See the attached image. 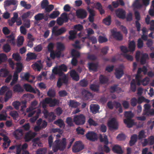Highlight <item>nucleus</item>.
<instances>
[{
    "mask_svg": "<svg viewBox=\"0 0 154 154\" xmlns=\"http://www.w3.org/2000/svg\"><path fill=\"white\" fill-rule=\"evenodd\" d=\"M66 139L65 138H63L61 142L60 141V140L57 139L52 145V150L54 152H57L58 150L63 151L66 148Z\"/></svg>",
    "mask_w": 154,
    "mask_h": 154,
    "instance_id": "obj_1",
    "label": "nucleus"
},
{
    "mask_svg": "<svg viewBox=\"0 0 154 154\" xmlns=\"http://www.w3.org/2000/svg\"><path fill=\"white\" fill-rule=\"evenodd\" d=\"M59 101L54 98L52 99L51 98L46 97L44 100L41 102L42 103V107L44 109L47 107V104H49L50 107H54L58 104Z\"/></svg>",
    "mask_w": 154,
    "mask_h": 154,
    "instance_id": "obj_2",
    "label": "nucleus"
},
{
    "mask_svg": "<svg viewBox=\"0 0 154 154\" xmlns=\"http://www.w3.org/2000/svg\"><path fill=\"white\" fill-rule=\"evenodd\" d=\"M73 121L77 125H83L85 122V117L84 115L82 114L75 115L73 118Z\"/></svg>",
    "mask_w": 154,
    "mask_h": 154,
    "instance_id": "obj_3",
    "label": "nucleus"
},
{
    "mask_svg": "<svg viewBox=\"0 0 154 154\" xmlns=\"http://www.w3.org/2000/svg\"><path fill=\"white\" fill-rule=\"evenodd\" d=\"M67 67L65 64H63L60 66L58 68L55 67L53 70V72L56 75L59 76H62L65 75L63 72H66L67 71Z\"/></svg>",
    "mask_w": 154,
    "mask_h": 154,
    "instance_id": "obj_4",
    "label": "nucleus"
},
{
    "mask_svg": "<svg viewBox=\"0 0 154 154\" xmlns=\"http://www.w3.org/2000/svg\"><path fill=\"white\" fill-rule=\"evenodd\" d=\"M99 138L100 141L101 142H103L105 144L103 147V150L107 153L109 152L110 149L109 147L106 145L109 143L107 136L105 135L103 138L102 135L100 134Z\"/></svg>",
    "mask_w": 154,
    "mask_h": 154,
    "instance_id": "obj_5",
    "label": "nucleus"
},
{
    "mask_svg": "<svg viewBox=\"0 0 154 154\" xmlns=\"http://www.w3.org/2000/svg\"><path fill=\"white\" fill-rule=\"evenodd\" d=\"M84 149V145L81 141L75 142L72 147V151L74 153H77Z\"/></svg>",
    "mask_w": 154,
    "mask_h": 154,
    "instance_id": "obj_6",
    "label": "nucleus"
},
{
    "mask_svg": "<svg viewBox=\"0 0 154 154\" xmlns=\"http://www.w3.org/2000/svg\"><path fill=\"white\" fill-rule=\"evenodd\" d=\"M59 77L57 82V85L58 88H60L63 84L67 85L68 82L67 77L66 75H63Z\"/></svg>",
    "mask_w": 154,
    "mask_h": 154,
    "instance_id": "obj_7",
    "label": "nucleus"
},
{
    "mask_svg": "<svg viewBox=\"0 0 154 154\" xmlns=\"http://www.w3.org/2000/svg\"><path fill=\"white\" fill-rule=\"evenodd\" d=\"M24 88L27 91L33 93L35 94H37L38 97L40 96V92L39 90L38 89H35L33 88L30 85L27 84H25L23 85Z\"/></svg>",
    "mask_w": 154,
    "mask_h": 154,
    "instance_id": "obj_8",
    "label": "nucleus"
},
{
    "mask_svg": "<svg viewBox=\"0 0 154 154\" xmlns=\"http://www.w3.org/2000/svg\"><path fill=\"white\" fill-rule=\"evenodd\" d=\"M37 135L35 132H32L31 131H29L25 133L24 139L26 142H28L30 141Z\"/></svg>",
    "mask_w": 154,
    "mask_h": 154,
    "instance_id": "obj_9",
    "label": "nucleus"
},
{
    "mask_svg": "<svg viewBox=\"0 0 154 154\" xmlns=\"http://www.w3.org/2000/svg\"><path fill=\"white\" fill-rule=\"evenodd\" d=\"M134 15L135 18L137 20L135 22V26L136 27L137 31L139 32L140 30L141 24L139 22L140 19V17L139 12L137 11H135Z\"/></svg>",
    "mask_w": 154,
    "mask_h": 154,
    "instance_id": "obj_10",
    "label": "nucleus"
},
{
    "mask_svg": "<svg viewBox=\"0 0 154 154\" xmlns=\"http://www.w3.org/2000/svg\"><path fill=\"white\" fill-rule=\"evenodd\" d=\"M85 136L87 139L92 141H95L97 139V134L93 131L88 132Z\"/></svg>",
    "mask_w": 154,
    "mask_h": 154,
    "instance_id": "obj_11",
    "label": "nucleus"
},
{
    "mask_svg": "<svg viewBox=\"0 0 154 154\" xmlns=\"http://www.w3.org/2000/svg\"><path fill=\"white\" fill-rule=\"evenodd\" d=\"M107 125L110 128L116 130L118 128L117 122L114 118H112L108 121Z\"/></svg>",
    "mask_w": 154,
    "mask_h": 154,
    "instance_id": "obj_12",
    "label": "nucleus"
},
{
    "mask_svg": "<svg viewBox=\"0 0 154 154\" xmlns=\"http://www.w3.org/2000/svg\"><path fill=\"white\" fill-rule=\"evenodd\" d=\"M112 35L113 38L118 41H121L123 39V36L119 32H117L114 29L111 30Z\"/></svg>",
    "mask_w": 154,
    "mask_h": 154,
    "instance_id": "obj_13",
    "label": "nucleus"
},
{
    "mask_svg": "<svg viewBox=\"0 0 154 154\" xmlns=\"http://www.w3.org/2000/svg\"><path fill=\"white\" fill-rule=\"evenodd\" d=\"M116 14L118 17L122 19H124L125 17L126 12L122 8H119L116 11Z\"/></svg>",
    "mask_w": 154,
    "mask_h": 154,
    "instance_id": "obj_14",
    "label": "nucleus"
},
{
    "mask_svg": "<svg viewBox=\"0 0 154 154\" xmlns=\"http://www.w3.org/2000/svg\"><path fill=\"white\" fill-rule=\"evenodd\" d=\"M124 74L123 69L120 68H116L115 69L114 74L116 77L118 79H120Z\"/></svg>",
    "mask_w": 154,
    "mask_h": 154,
    "instance_id": "obj_15",
    "label": "nucleus"
},
{
    "mask_svg": "<svg viewBox=\"0 0 154 154\" xmlns=\"http://www.w3.org/2000/svg\"><path fill=\"white\" fill-rule=\"evenodd\" d=\"M76 13V15L78 18L83 19L85 18L87 16L86 11L83 9L79 10Z\"/></svg>",
    "mask_w": 154,
    "mask_h": 154,
    "instance_id": "obj_16",
    "label": "nucleus"
},
{
    "mask_svg": "<svg viewBox=\"0 0 154 154\" xmlns=\"http://www.w3.org/2000/svg\"><path fill=\"white\" fill-rule=\"evenodd\" d=\"M149 59L148 55L146 53L142 54L140 59V63L142 65H144L146 63V60Z\"/></svg>",
    "mask_w": 154,
    "mask_h": 154,
    "instance_id": "obj_17",
    "label": "nucleus"
},
{
    "mask_svg": "<svg viewBox=\"0 0 154 154\" xmlns=\"http://www.w3.org/2000/svg\"><path fill=\"white\" fill-rule=\"evenodd\" d=\"M70 75L72 79L76 81H78L79 79V76L76 71L74 70L70 71Z\"/></svg>",
    "mask_w": 154,
    "mask_h": 154,
    "instance_id": "obj_18",
    "label": "nucleus"
},
{
    "mask_svg": "<svg viewBox=\"0 0 154 154\" xmlns=\"http://www.w3.org/2000/svg\"><path fill=\"white\" fill-rule=\"evenodd\" d=\"M112 150L114 152L118 154H122L123 152L121 147L118 145H114L112 147Z\"/></svg>",
    "mask_w": 154,
    "mask_h": 154,
    "instance_id": "obj_19",
    "label": "nucleus"
},
{
    "mask_svg": "<svg viewBox=\"0 0 154 154\" xmlns=\"http://www.w3.org/2000/svg\"><path fill=\"white\" fill-rule=\"evenodd\" d=\"M82 94V97L85 100H88L92 97L91 93L85 90H83Z\"/></svg>",
    "mask_w": 154,
    "mask_h": 154,
    "instance_id": "obj_20",
    "label": "nucleus"
},
{
    "mask_svg": "<svg viewBox=\"0 0 154 154\" xmlns=\"http://www.w3.org/2000/svg\"><path fill=\"white\" fill-rule=\"evenodd\" d=\"M26 60L29 61L31 60H33L36 59L37 57V55L34 53L29 52L26 55Z\"/></svg>",
    "mask_w": 154,
    "mask_h": 154,
    "instance_id": "obj_21",
    "label": "nucleus"
},
{
    "mask_svg": "<svg viewBox=\"0 0 154 154\" xmlns=\"http://www.w3.org/2000/svg\"><path fill=\"white\" fill-rule=\"evenodd\" d=\"M13 90L14 92H22L24 90L23 88L19 84L15 85L13 88Z\"/></svg>",
    "mask_w": 154,
    "mask_h": 154,
    "instance_id": "obj_22",
    "label": "nucleus"
},
{
    "mask_svg": "<svg viewBox=\"0 0 154 154\" xmlns=\"http://www.w3.org/2000/svg\"><path fill=\"white\" fill-rule=\"evenodd\" d=\"M100 106L97 104L91 105L90 107V110L93 114H95L99 111Z\"/></svg>",
    "mask_w": 154,
    "mask_h": 154,
    "instance_id": "obj_23",
    "label": "nucleus"
},
{
    "mask_svg": "<svg viewBox=\"0 0 154 154\" xmlns=\"http://www.w3.org/2000/svg\"><path fill=\"white\" fill-rule=\"evenodd\" d=\"M61 54V52L58 50L57 51H54L50 53V57L52 59H54L56 57H60Z\"/></svg>",
    "mask_w": 154,
    "mask_h": 154,
    "instance_id": "obj_24",
    "label": "nucleus"
},
{
    "mask_svg": "<svg viewBox=\"0 0 154 154\" xmlns=\"http://www.w3.org/2000/svg\"><path fill=\"white\" fill-rule=\"evenodd\" d=\"M124 122L127 125V127L129 128L132 127L134 124V120L131 119H125Z\"/></svg>",
    "mask_w": 154,
    "mask_h": 154,
    "instance_id": "obj_25",
    "label": "nucleus"
},
{
    "mask_svg": "<svg viewBox=\"0 0 154 154\" xmlns=\"http://www.w3.org/2000/svg\"><path fill=\"white\" fill-rule=\"evenodd\" d=\"M137 136L136 134H134L131 137L129 141V145L131 146H133L137 141Z\"/></svg>",
    "mask_w": 154,
    "mask_h": 154,
    "instance_id": "obj_26",
    "label": "nucleus"
},
{
    "mask_svg": "<svg viewBox=\"0 0 154 154\" xmlns=\"http://www.w3.org/2000/svg\"><path fill=\"white\" fill-rule=\"evenodd\" d=\"M88 68L90 70L94 71H96L98 66V64L97 63H88Z\"/></svg>",
    "mask_w": 154,
    "mask_h": 154,
    "instance_id": "obj_27",
    "label": "nucleus"
},
{
    "mask_svg": "<svg viewBox=\"0 0 154 154\" xmlns=\"http://www.w3.org/2000/svg\"><path fill=\"white\" fill-rule=\"evenodd\" d=\"M100 82L101 84H106L108 81V79L106 76L100 75L99 76Z\"/></svg>",
    "mask_w": 154,
    "mask_h": 154,
    "instance_id": "obj_28",
    "label": "nucleus"
},
{
    "mask_svg": "<svg viewBox=\"0 0 154 154\" xmlns=\"http://www.w3.org/2000/svg\"><path fill=\"white\" fill-rule=\"evenodd\" d=\"M136 45L134 41L133 40L131 41L128 44V49L129 51L133 52L135 50Z\"/></svg>",
    "mask_w": 154,
    "mask_h": 154,
    "instance_id": "obj_29",
    "label": "nucleus"
},
{
    "mask_svg": "<svg viewBox=\"0 0 154 154\" xmlns=\"http://www.w3.org/2000/svg\"><path fill=\"white\" fill-rule=\"evenodd\" d=\"M54 124L58 125L60 128H64L65 127L64 121L61 119H59L56 120L54 122Z\"/></svg>",
    "mask_w": 154,
    "mask_h": 154,
    "instance_id": "obj_30",
    "label": "nucleus"
},
{
    "mask_svg": "<svg viewBox=\"0 0 154 154\" xmlns=\"http://www.w3.org/2000/svg\"><path fill=\"white\" fill-rule=\"evenodd\" d=\"M79 102L74 100H70L69 101V106L72 108H76L79 105Z\"/></svg>",
    "mask_w": 154,
    "mask_h": 154,
    "instance_id": "obj_31",
    "label": "nucleus"
},
{
    "mask_svg": "<svg viewBox=\"0 0 154 154\" xmlns=\"http://www.w3.org/2000/svg\"><path fill=\"white\" fill-rule=\"evenodd\" d=\"M147 71V69L146 67L145 66H143L142 68L139 67L138 69L137 73L138 74H140L143 72L144 75L146 74Z\"/></svg>",
    "mask_w": 154,
    "mask_h": 154,
    "instance_id": "obj_32",
    "label": "nucleus"
},
{
    "mask_svg": "<svg viewBox=\"0 0 154 154\" xmlns=\"http://www.w3.org/2000/svg\"><path fill=\"white\" fill-rule=\"evenodd\" d=\"M16 71L15 72L17 73H20L22 70L23 67L22 64L20 63H16Z\"/></svg>",
    "mask_w": 154,
    "mask_h": 154,
    "instance_id": "obj_33",
    "label": "nucleus"
},
{
    "mask_svg": "<svg viewBox=\"0 0 154 154\" xmlns=\"http://www.w3.org/2000/svg\"><path fill=\"white\" fill-rule=\"evenodd\" d=\"M118 85H114L111 86L109 89L110 92L111 93H114L116 91H117L119 90H121V88L118 87Z\"/></svg>",
    "mask_w": 154,
    "mask_h": 154,
    "instance_id": "obj_34",
    "label": "nucleus"
},
{
    "mask_svg": "<svg viewBox=\"0 0 154 154\" xmlns=\"http://www.w3.org/2000/svg\"><path fill=\"white\" fill-rule=\"evenodd\" d=\"M90 88L94 92H98L99 90V86L95 84H92L90 85Z\"/></svg>",
    "mask_w": 154,
    "mask_h": 154,
    "instance_id": "obj_35",
    "label": "nucleus"
},
{
    "mask_svg": "<svg viewBox=\"0 0 154 154\" xmlns=\"http://www.w3.org/2000/svg\"><path fill=\"white\" fill-rule=\"evenodd\" d=\"M103 22L106 25H110L111 23V16L108 15L107 17L104 19L103 20Z\"/></svg>",
    "mask_w": 154,
    "mask_h": 154,
    "instance_id": "obj_36",
    "label": "nucleus"
},
{
    "mask_svg": "<svg viewBox=\"0 0 154 154\" xmlns=\"http://www.w3.org/2000/svg\"><path fill=\"white\" fill-rule=\"evenodd\" d=\"M145 134L146 132L143 130L140 131L138 133V135L137 137L138 139L140 140L142 139L145 138L146 137V135Z\"/></svg>",
    "mask_w": 154,
    "mask_h": 154,
    "instance_id": "obj_37",
    "label": "nucleus"
},
{
    "mask_svg": "<svg viewBox=\"0 0 154 154\" xmlns=\"http://www.w3.org/2000/svg\"><path fill=\"white\" fill-rule=\"evenodd\" d=\"M44 114L45 118H47L48 117H52L53 119H54L56 116H54V114L53 112H51L50 113L48 112V111L45 110L44 112Z\"/></svg>",
    "mask_w": 154,
    "mask_h": 154,
    "instance_id": "obj_38",
    "label": "nucleus"
},
{
    "mask_svg": "<svg viewBox=\"0 0 154 154\" xmlns=\"http://www.w3.org/2000/svg\"><path fill=\"white\" fill-rule=\"evenodd\" d=\"M130 89L131 91L134 92L136 91V84L135 80L134 79L132 80L130 83Z\"/></svg>",
    "mask_w": 154,
    "mask_h": 154,
    "instance_id": "obj_39",
    "label": "nucleus"
},
{
    "mask_svg": "<svg viewBox=\"0 0 154 154\" xmlns=\"http://www.w3.org/2000/svg\"><path fill=\"white\" fill-rule=\"evenodd\" d=\"M66 122L69 127H70L74 126L72 119L70 117H67L66 119Z\"/></svg>",
    "mask_w": 154,
    "mask_h": 154,
    "instance_id": "obj_40",
    "label": "nucleus"
},
{
    "mask_svg": "<svg viewBox=\"0 0 154 154\" xmlns=\"http://www.w3.org/2000/svg\"><path fill=\"white\" fill-rule=\"evenodd\" d=\"M8 41L11 45H14L15 43L14 41V37L12 34H11L8 36Z\"/></svg>",
    "mask_w": 154,
    "mask_h": 154,
    "instance_id": "obj_41",
    "label": "nucleus"
},
{
    "mask_svg": "<svg viewBox=\"0 0 154 154\" xmlns=\"http://www.w3.org/2000/svg\"><path fill=\"white\" fill-rule=\"evenodd\" d=\"M71 54L72 57H75L76 58L79 57L80 56V53L74 49L72 50L71 51Z\"/></svg>",
    "mask_w": 154,
    "mask_h": 154,
    "instance_id": "obj_42",
    "label": "nucleus"
},
{
    "mask_svg": "<svg viewBox=\"0 0 154 154\" xmlns=\"http://www.w3.org/2000/svg\"><path fill=\"white\" fill-rule=\"evenodd\" d=\"M34 18L37 21L42 20L44 19V14L38 13L34 16Z\"/></svg>",
    "mask_w": 154,
    "mask_h": 154,
    "instance_id": "obj_43",
    "label": "nucleus"
},
{
    "mask_svg": "<svg viewBox=\"0 0 154 154\" xmlns=\"http://www.w3.org/2000/svg\"><path fill=\"white\" fill-rule=\"evenodd\" d=\"M124 116L126 119H131L133 117L134 115L131 111H125Z\"/></svg>",
    "mask_w": 154,
    "mask_h": 154,
    "instance_id": "obj_44",
    "label": "nucleus"
},
{
    "mask_svg": "<svg viewBox=\"0 0 154 154\" xmlns=\"http://www.w3.org/2000/svg\"><path fill=\"white\" fill-rule=\"evenodd\" d=\"M12 95V92L11 91H7L4 97L5 102H7L11 97Z\"/></svg>",
    "mask_w": 154,
    "mask_h": 154,
    "instance_id": "obj_45",
    "label": "nucleus"
},
{
    "mask_svg": "<svg viewBox=\"0 0 154 154\" xmlns=\"http://www.w3.org/2000/svg\"><path fill=\"white\" fill-rule=\"evenodd\" d=\"M7 59V56L4 53L0 54V64L2 63L5 62Z\"/></svg>",
    "mask_w": 154,
    "mask_h": 154,
    "instance_id": "obj_46",
    "label": "nucleus"
},
{
    "mask_svg": "<svg viewBox=\"0 0 154 154\" xmlns=\"http://www.w3.org/2000/svg\"><path fill=\"white\" fill-rule=\"evenodd\" d=\"M66 31V28L64 27H62L60 29L57 30V32L55 34V35L56 36H58L59 35H62V34L65 33Z\"/></svg>",
    "mask_w": 154,
    "mask_h": 154,
    "instance_id": "obj_47",
    "label": "nucleus"
},
{
    "mask_svg": "<svg viewBox=\"0 0 154 154\" xmlns=\"http://www.w3.org/2000/svg\"><path fill=\"white\" fill-rule=\"evenodd\" d=\"M60 14V13L59 11H54L49 15V17L52 19H54L57 17Z\"/></svg>",
    "mask_w": 154,
    "mask_h": 154,
    "instance_id": "obj_48",
    "label": "nucleus"
},
{
    "mask_svg": "<svg viewBox=\"0 0 154 154\" xmlns=\"http://www.w3.org/2000/svg\"><path fill=\"white\" fill-rule=\"evenodd\" d=\"M47 94V95L50 97H54L55 96V92L54 91L51 89H49Z\"/></svg>",
    "mask_w": 154,
    "mask_h": 154,
    "instance_id": "obj_49",
    "label": "nucleus"
},
{
    "mask_svg": "<svg viewBox=\"0 0 154 154\" xmlns=\"http://www.w3.org/2000/svg\"><path fill=\"white\" fill-rule=\"evenodd\" d=\"M57 50L61 52L64 50L65 46L62 43L58 42L57 43Z\"/></svg>",
    "mask_w": 154,
    "mask_h": 154,
    "instance_id": "obj_50",
    "label": "nucleus"
},
{
    "mask_svg": "<svg viewBox=\"0 0 154 154\" xmlns=\"http://www.w3.org/2000/svg\"><path fill=\"white\" fill-rule=\"evenodd\" d=\"M151 7L152 8L150 9L149 11V14L152 16H154V0L152 2V4Z\"/></svg>",
    "mask_w": 154,
    "mask_h": 154,
    "instance_id": "obj_51",
    "label": "nucleus"
},
{
    "mask_svg": "<svg viewBox=\"0 0 154 154\" xmlns=\"http://www.w3.org/2000/svg\"><path fill=\"white\" fill-rule=\"evenodd\" d=\"M12 58L15 61H19L21 60V57L19 54L16 53H14L12 55Z\"/></svg>",
    "mask_w": 154,
    "mask_h": 154,
    "instance_id": "obj_52",
    "label": "nucleus"
},
{
    "mask_svg": "<svg viewBox=\"0 0 154 154\" xmlns=\"http://www.w3.org/2000/svg\"><path fill=\"white\" fill-rule=\"evenodd\" d=\"M143 114L145 115L150 109V106L148 104H146L144 106Z\"/></svg>",
    "mask_w": 154,
    "mask_h": 154,
    "instance_id": "obj_53",
    "label": "nucleus"
},
{
    "mask_svg": "<svg viewBox=\"0 0 154 154\" xmlns=\"http://www.w3.org/2000/svg\"><path fill=\"white\" fill-rule=\"evenodd\" d=\"M54 46V44L52 42H50L48 44L47 48L48 51L50 52V53L54 51L53 50Z\"/></svg>",
    "mask_w": 154,
    "mask_h": 154,
    "instance_id": "obj_54",
    "label": "nucleus"
},
{
    "mask_svg": "<svg viewBox=\"0 0 154 154\" xmlns=\"http://www.w3.org/2000/svg\"><path fill=\"white\" fill-rule=\"evenodd\" d=\"M1 72H3V77H7L9 73V71L6 69L5 68H2L0 69Z\"/></svg>",
    "mask_w": 154,
    "mask_h": 154,
    "instance_id": "obj_55",
    "label": "nucleus"
},
{
    "mask_svg": "<svg viewBox=\"0 0 154 154\" xmlns=\"http://www.w3.org/2000/svg\"><path fill=\"white\" fill-rule=\"evenodd\" d=\"M31 15H32V16L33 14L32 12L30 11L24 13L22 16V19L24 20V19H26L29 17Z\"/></svg>",
    "mask_w": 154,
    "mask_h": 154,
    "instance_id": "obj_56",
    "label": "nucleus"
},
{
    "mask_svg": "<svg viewBox=\"0 0 154 154\" xmlns=\"http://www.w3.org/2000/svg\"><path fill=\"white\" fill-rule=\"evenodd\" d=\"M137 103V99L136 98L133 97L131 100L130 104L132 106H136Z\"/></svg>",
    "mask_w": 154,
    "mask_h": 154,
    "instance_id": "obj_57",
    "label": "nucleus"
},
{
    "mask_svg": "<svg viewBox=\"0 0 154 154\" xmlns=\"http://www.w3.org/2000/svg\"><path fill=\"white\" fill-rule=\"evenodd\" d=\"M48 0H43L41 2V7L42 9H45L48 5Z\"/></svg>",
    "mask_w": 154,
    "mask_h": 154,
    "instance_id": "obj_58",
    "label": "nucleus"
},
{
    "mask_svg": "<svg viewBox=\"0 0 154 154\" xmlns=\"http://www.w3.org/2000/svg\"><path fill=\"white\" fill-rule=\"evenodd\" d=\"M3 49L4 51L8 53L11 50V47L8 44L4 45L3 46Z\"/></svg>",
    "mask_w": 154,
    "mask_h": 154,
    "instance_id": "obj_59",
    "label": "nucleus"
},
{
    "mask_svg": "<svg viewBox=\"0 0 154 154\" xmlns=\"http://www.w3.org/2000/svg\"><path fill=\"white\" fill-rule=\"evenodd\" d=\"M143 42L142 39L139 38L137 41V47L138 48H141L143 47Z\"/></svg>",
    "mask_w": 154,
    "mask_h": 154,
    "instance_id": "obj_60",
    "label": "nucleus"
},
{
    "mask_svg": "<svg viewBox=\"0 0 154 154\" xmlns=\"http://www.w3.org/2000/svg\"><path fill=\"white\" fill-rule=\"evenodd\" d=\"M132 6L135 8H139L142 7V5L139 3V0H135L133 3Z\"/></svg>",
    "mask_w": 154,
    "mask_h": 154,
    "instance_id": "obj_61",
    "label": "nucleus"
},
{
    "mask_svg": "<svg viewBox=\"0 0 154 154\" xmlns=\"http://www.w3.org/2000/svg\"><path fill=\"white\" fill-rule=\"evenodd\" d=\"M79 83L81 86L86 87L88 85V82L86 80L84 79L80 81Z\"/></svg>",
    "mask_w": 154,
    "mask_h": 154,
    "instance_id": "obj_62",
    "label": "nucleus"
},
{
    "mask_svg": "<svg viewBox=\"0 0 154 154\" xmlns=\"http://www.w3.org/2000/svg\"><path fill=\"white\" fill-rule=\"evenodd\" d=\"M24 41V38L23 36H20L18 38L17 45L18 46L22 45Z\"/></svg>",
    "mask_w": 154,
    "mask_h": 154,
    "instance_id": "obj_63",
    "label": "nucleus"
},
{
    "mask_svg": "<svg viewBox=\"0 0 154 154\" xmlns=\"http://www.w3.org/2000/svg\"><path fill=\"white\" fill-rule=\"evenodd\" d=\"M46 152V149L45 148H40L36 151V154H45Z\"/></svg>",
    "mask_w": 154,
    "mask_h": 154,
    "instance_id": "obj_64",
    "label": "nucleus"
}]
</instances>
